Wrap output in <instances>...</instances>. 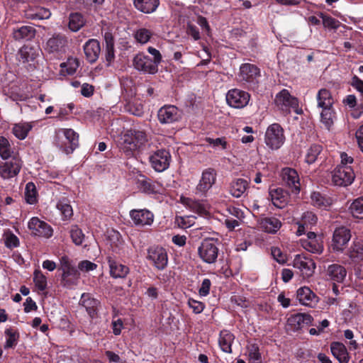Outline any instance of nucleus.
Wrapping results in <instances>:
<instances>
[{
    "label": "nucleus",
    "instance_id": "nucleus-55",
    "mask_svg": "<svg viewBox=\"0 0 363 363\" xmlns=\"http://www.w3.org/2000/svg\"><path fill=\"white\" fill-rule=\"evenodd\" d=\"M11 147L9 141L4 136H0V157L4 160H9L11 157Z\"/></svg>",
    "mask_w": 363,
    "mask_h": 363
},
{
    "label": "nucleus",
    "instance_id": "nucleus-9",
    "mask_svg": "<svg viewBox=\"0 0 363 363\" xmlns=\"http://www.w3.org/2000/svg\"><path fill=\"white\" fill-rule=\"evenodd\" d=\"M355 174L352 167L337 165L332 172V182L338 186H348L352 184Z\"/></svg>",
    "mask_w": 363,
    "mask_h": 363
},
{
    "label": "nucleus",
    "instance_id": "nucleus-25",
    "mask_svg": "<svg viewBox=\"0 0 363 363\" xmlns=\"http://www.w3.org/2000/svg\"><path fill=\"white\" fill-rule=\"evenodd\" d=\"M35 34L36 29L30 25L16 26L12 30V37L16 41L31 40Z\"/></svg>",
    "mask_w": 363,
    "mask_h": 363
},
{
    "label": "nucleus",
    "instance_id": "nucleus-15",
    "mask_svg": "<svg viewBox=\"0 0 363 363\" xmlns=\"http://www.w3.org/2000/svg\"><path fill=\"white\" fill-rule=\"evenodd\" d=\"M22 162L18 157H12L9 160L0 162V176L4 179L13 178L18 174Z\"/></svg>",
    "mask_w": 363,
    "mask_h": 363
},
{
    "label": "nucleus",
    "instance_id": "nucleus-23",
    "mask_svg": "<svg viewBox=\"0 0 363 363\" xmlns=\"http://www.w3.org/2000/svg\"><path fill=\"white\" fill-rule=\"evenodd\" d=\"M313 318L308 313H298L290 315L287 320L288 325L294 331L301 330L304 325H311Z\"/></svg>",
    "mask_w": 363,
    "mask_h": 363
},
{
    "label": "nucleus",
    "instance_id": "nucleus-28",
    "mask_svg": "<svg viewBox=\"0 0 363 363\" xmlns=\"http://www.w3.org/2000/svg\"><path fill=\"white\" fill-rule=\"evenodd\" d=\"M67 40L65 35H54L46 43V50L50 53H62L65 52Z\"/></svg>",
    "mask_w": 363,
    "mask_h": 363
},
{
    "label": "nucleus",
    "instance_id": "nucleus-34",
    "mask_svg": "<svg viewBox=\"0 0 363 363\" xmlns=\"http://www.w3.org/2000/svg\"><path fill=\"white\" fill-rule=\"evenodd\" d=\"M330 350L333 355L340 363H348L350 356L345 345L340 342H333L330 344Z\"/></svg>",
    "mask_w": 363,
    "mask_h": 363
},
{
    "label": "nucleus",
    "instance_id": "nucleus-10",
    "mask_svg": "<svg viewBox=\"0 0 363 363\" xmlns=\"http://www.w3.org/2000/svg\"><path fill=\"white\" fill-rule=\"evenodd\" d=\"M133 65L135 69L143 74H155L158 72L159 65L143 52H139L133 57Z\"/></svg>",
    "mask_w": 363,
    "mask_h": 363
},
{
    "label": "nucleus",
    "instance_id": "nucleus-44",
    "mask_svg": "<svg viewBox=\"0 0 363 363\" xmlns=\"http://www.w3.org/2000/svg\"><path fill=\"white\" fill-rule=\"evenodd\" d=\"M32 128L33 125L30 123H15L12 128V133L18 139L24 140Z\"/></svg>",
    "mask_w": 363,
    "mask_h": 363
},
{
    "label": "nucleus",
    "instance_id": "nucleus-46",
    "mask_svg": "<svg viewBox=\"0 0 363 363\" xmlns=\"http://www.w3.org/2000/svg\"><path fill=\"white\" fill-rule=\"evenodd\" d=\"M335 115L336 113L333 106L323 108L320 112V121L328 130L333 125Z\"/></svg>",
    "mask_w": 363,
    "mask_h": 363
},
{
    "label": "nucleus",
    "instance_id": "nucleus-48",
    "mask_svg": "<svg viewBox=\"0 0 363 363\" xmlns=\"http://www.w3.org/2000/svg\"><path fill=\"white\" fill-rule=\"evenodd\" d=\"M317 15L322 19L323 25L325 28L336 30L341 24L338 20L325 13L318 12Z\"/></svg>",
    "mask_w": 363,
    "mask_h": 363
},
{
    "label": "nucleus",
    "instance_id": "nucleus-64",
    "mask_svg": "<svg viewBox=\"0 0 363 363\" xmlns=\"http://www.w3.org/2000/svg\"><path fill=\"white\" fill-rule=\"evenodd\" d=\"M186 33L192 37L194 40H198L201 38L200 32L196 26L188 23L186 26Z\"/></svg>",
    "mask_w": 363,
    "mask_h": 363
},
{
    "label": "nucleus",
    "instance_id": "nucleus-14",
    "mask_svg": "<svg viewBox=\"0 0 363 363\" xmlns=\"http://www.w3.org/2000/svg\"><path fill=\"white\" fill-rule=\"evenodd\" d=\"M250 99V94L243 90L232 89L226 94L228 104L235 108H242L246 106Z\"/></svg>",
    "mask_w": 363,
    "mask_h": 363
},
{
    "label": "nucleus",
    "instance_id": "nucleus-41",
    "mask_svg": "<svg viewBox=\"0 0 363 363\" xmlns=\"http://www.w3.org/2000/svg\"><path fill=\"white\" fill-rule=\"evenodd\" d=\"M181 200L184 205L199 216H206L208 214L206 206L200 201L185 197H182Z\"/></svg>",
    "mask_w": 363,
    "mask_h": 363
},
{
    "label": "nucleus",
    "instance_id": "nucleus-7",
    "mask_svg": "<svg viewBox=\"0 0 363 363\" xmlns=\"http://www.w3.org/2000/svg\"><path fill=\"white\" fill-rule=\"evenodd\" d=\"M218 240L204 239L198 248V254L201 260L207 264L215 263L218 256Z\"/></svg>",
    "mask_w": 363,
    "mask_h": 363
},
{
    "label": "nucleus",
    "instance_id": "nucleus-59",
    "mask_svg": "<svg viewBox=\"0 0 363 363\" xmlns=\"http://www.w3.org/2000/svg\"><path fill=\"white\" fill-rule=\"evenodd\" d=\"M4 245L7 248L12 250L20 245V241L14 233L9 230L4 233Z\"/></svg>",
    "mask_w": 363,
    "mask_h": 363
},
{
    "label": "nucleus",
    "instance_id": "nucleus-61",
    "mask_svg": "<svg viewBox=\"0 0 363 363\" xmlns=\"http://www.w3.org/2000/svg\"><path fill=\"white\" fill-rule=\"evenodd\" d=\"M125 108L130 113L136 116H141L144 112L143 106L140 103L129 102L125 106Z\"/></svg>",
    "mask_w": 363,
    "mask_h": 363
},
{
    "label": "nucleus",
    "instance_id": "nucleus-19",
    "mask_svg": "<svg viewBox=\"0 0 363 363\" xmlns=\"http://www.w3.org/2000/svg\"><path fill=\"white\" fill-rule=\"evenodd\" d=\"M157 118L161 124H169L180 120L181 114L174 105H164L157 112Z\"/></svg>",
    "mask_w": 363,
    "mask_h": 363
},
{
    "label": "nucleus",
    "instance_id": "nucleus-56",
    "mask_svg": "<svg viewBox=\"0 0 363 363\" xmlns=\"http://www.w3.org/2000/svg\"><path fill=\"white\" fill-rule=\"evenodd\" d=\"M33 282L39 291H43L47 289V277L39 269L34 271Z\"/></svg>",
    "mask_w": 363,
    "mask_h": 363
},
{
    "label": "nucleus",
    "instance_id": "nucleus-62",
    "mask_svg": "<svg viewBox=\"0 0 363 363\" xmlns=\"http://www.w3.org/2000/svg\"><path fill=\"white\" fill-rule=\"evenodd\" d=\"M188 305L196 314L201 313L205 308V304L203 302L191 298L188 300Z\"/></svg>",
    "mask_w": 363,
    "mask_h": 363
},
{
    "label": "nucleus",
    "instance_id": "nucleus-30",
    "mask_svg": "<svg viewBox=\"0 0 363 363\" xmlns=\"http://www.w3.org/2000/svg\"><path fill=\"white\" fill-rule=\"evenodd\" d=\"M269 196L273 205L278 208H284L290 199L289 193L281 188L271 189Z\"/></svg>",
    "mask_w": 363,
    "mask_h": 363
},
{
    "label": "nucleus",
    "instance_id": "nucleus-26",
    "mask_svg": "<svg viewBox=\"0 0 363 363\" xmlns=\"http://www.w3.org/2000/svg\"><path fill=\"white\" fill-rule=\"evenodd\" d=\"M106 261L110 269V275L114 279H123L129 274L130 269L128 266L123 264L108 255Z\"/></svg>",
    "mask_w": 363,
    "mask_h": 363
},
{
    "label": "nucleus",
    "instance_id": "nucleus-54",
    "mask_svg": "<svg viewBox=\"0 0 363 363\" xmlns=\"http://www.w3.org/2000/svg\"><path fill=\"white\" fill-rule=\"evenodd\" d=\"M60 67L62 68L63 72H65L69 75H72L79 67V62L77 58H68L67 61L62 63Z\"/></svg>",
    "mask_w": 363,
    "mask_h": 363
},
{
    "label": "nucleus",
    "instance_id": "nucleus-42",
    "mask_svg": "<svg viewBox=\"0 0 363 363\" xmlns=\"http://www.w3.org/2000/svg\"><path fill=\"white\" fill-rule=\"evenodd\" d=\"M40 49L30 45H24L19 50V57L23 62H33L39 55Z\"/></svg>",
    "mask_w": 363,
    "mask_h": 363
},
{
    "label": "nucleus",
    "instance_id": "nucleus-27",
    "mask_svg": "<svg viewBox=\"0 0 363 363\" xmlns=\"http://www.w3.org/2000/svg\"><path fill=\"white\" fill-rule=\"evenodd\" d=\"M346 255L350 258L351 262L358 264L363 261V240L354 239L350 247L347 248Z\"/></svg>",
    "mask_w": 363,
    "mask_h": 363
},
{
    "label": "nucleus",
    "instance_id": "nucleus-12",
    "mask_svg": "<svg viewBox=\"0 0 363 363\" xmlns=\"http://www.w3.org/2000/svg\"><path fill=\"white\" fill-rule=\"evenodd\" d=\"M28 228L30 234L35 237L50 238L52 236L53 229L46 222L41 220L38 217H33L28 223Z\"/></svg>",
    "mask_w": 363,
    "mask_h": 363
},
{
    "label": "nucleus",
    "instance_id": "nucleus-39",
    "mask_svg": "<svg viewBox=\"0 0 363 363\" xmlns=\"http://www.w3.org/2000/svg\"><path fill=\"white\" fill-rule=\"evenodd\" d=\"M6 342L4 345L5 350L13 349L17 345L20 339V333L18 329L10 327L4 331Z\"/></svg>",
    "mask_w": 363,
    "mask_h": 363
},
{
    "label": "nucleus",
    "instance_id": "nucleus-58",
    "mask_svg": "<svg viewBox=\"0 0 363 363\" xmlns=\"http://www.w3.org/2000/svg\"><path fill=\"white\" fill-rule=\"evenodd\" d=\"M28 18L31 19H48L51 16V12L49 9L44 7H36L32 13H27Z\"/></svg>",
    "mask_w": 363,
    "mask_h": 363
},
{
    "label": "nucleus",
    "instance_id": "nucleus-63",
    "mask_svg": "<svg viewBox=\"0 0 363 363\" xmlns=\"http://www.w3.org/2000/svg\"><path fill=\"white\" fill-rule=\"evenodd\" d=\"M79 3L83 4L84 7L89 10H96L104 3V0H78Z\"/></svg>",
    "mask_w": 363,
    "mask_h": 363
},
{
    "label": "nucleus",
    "instance_id": "nucleus-57",
    "mask_svg": "<svg viewBox=\"0 0 363 363\" xmlns=\"http://www.w3.org/2000/svg\"><path fill=\"white\" fill-rule=\"evenodd\" d=\"M69 234L72 242L76 245H81L84 240L85 235L78 225H74L71 226Z\"/></svg>",
    "mask_w": 363,
    "mask_h": 363
},
{
    "label": "nucleus",
    "instance_id": "nucleus-33",
    "mask_svg": "<svg viewBox=\"0 0 363 363\" xmlns=\"http://www.w3.org/2000/svg\"><path fill=\"white\" fill-rule=\"evenodd\" d=\"M235 338V335L230 330H222L218 337V345L220 350L225 353L231 354L232 345Z\"/></svg>",
    "mask_w": 363,
    "mask_h": 363
},
{
    "label": "nucleus",
    "instance_id": "nucleus-5",
    "mask_svg": "<svg viewBox=\"0 0 363 363\" xmlns=\"http://www.w3.org/2000/svg\"><path fill=\"white\" fill-rule=\"evenodd\" d=\"M260 77V69L255 65L250 63L241 65L239 78L248 88L252 89H257Z\"/></svg>",
    "mask_w": 363,
    "mask_h": 363
},
{
    "label": "nucleus",
    "instance_id": "nucleus-35",
    "mask_svg": "<svg viewBox=\"0 0 363 363\" xmlns=\"http://www.w3.org/2000/svg\"><path fill=\"white\" fill-rule=\"evenodd\" d=\"M248 188V182L244 179L239 178L231 182L229 191L233 197L240 198L246 193Z\"/></svg>",
    "mask_w": 363,
    "mask_h": 363
},
{
    "label": "nucleus",
    "instance_id": "nucleus-43",
    "mask_svg": "<svg viewBox=\"0 0 363 363\" xmlns=\"http://www.w3.org/2000/svg\"><path fill=\"white\" fill-rule=\"evenodd\" d=\"M301 245L312 253L320 254L323 250V240L320 237L314 240H302Z\"/></svg>",
    "mask_w": 363,
    "mask_h": 363
},
{
    "label": "nucleus",
    "instance_id": "nucleus-36",
    "mask_svg": "<svg viewBox=\"0 0 363 363\" xmlns=\"http://www.w3.org/2000/svg\"><path fill=\"white\" fill-rule=\"evenodd\" d=\"M135 8L139 11L149 14L154 13L160 5V0H133Z\"/></svg>",
    "mask_w": 363,
    "mask_h": 363
},
{
    "label": "nucleus",
    "instance_id": "nucleus-45",
    "mask_svg": "<svg viewBox=\"0 0 363 363\" xmlns=\"http://www.w3.org/2000/svg\"><path fill=\"white\" fill-rule=\"evenodd\" d=\"M323 151V146L318 144H312L306 151L305 162L308 164L315 163Z\"/></svg>",
    "mask_w": 363,
    "mask_h": 363
},
{
    "label": "nucleus",
    "instance_id": "nucleus-52",
    "mask_svg": "<svg viewBox=\"0 0 363 363\" xmlns=\"http://www.w3.org/2000/svg\"><path fill=\"white\" fill-rule=\"evenodd\" d=\"M152 35V31L145 28L138 29L134 33L135 39L140 44H145L149 42Z\"/></svg>",
    "mask_w": 363,
    "mask_h": 363
},
{
    "label": "nucleus",
    "instance_id": "nucleus-29",
    "mask_svg": "<svg viewBox=\"0 0 363 363\" xmlns=\"http://www.w3.org/2000/svg\"><path fill=\"white\" fill-rule=\"evenodd\" d=\"M296 296L300 303L306 306L314 307L318 302V297L308 286L299 288Z\"/></svg>",
    "mask_w": 363,
    "mask_h": 363
},
{
    "label": "nucleus",
    "instance_id": "nucleus-53",
    "mask_svg": "<svg viewBox=\"0 0 363 363\" xmlns=\"http://www.w3.org/2000/svg\"><path fill=\"white\" fill-rule=\"evenodd\" d=\"M57 208L60 211L64 220L69 219L73 216L72 208L65 199L60 201L57 203Z\"/></svg>",
    "mask_w": 363,
    "mask_h": 363
},
{
    "label": "nucleus",
    "instance_id": "nucleus-60",
    "mask_svg": "<svg viewBox=\"0 0 363 363\" xmlns=\"http://www.w3.org/2000/svg\"><path fill=\"white\" fill-rule=\"evenodd\" d=\"M249 357L255 362H261L262 355L259 347L257 343H250L247 347Z\"/></svg>",
    "mask_w": 363,
    "mask_h": 363
},
{
    "label": "nucleus",
    "instance_id": "nucleus-6",
    "mask_svg": "<svg viewBox=\"0 0 363 363\" xmlns=\"http://www.w3.org/2000/svg\"><path fill=\"white\" fill-rule=\"evenodd\" d=\"M59 270H62L61 284L65 287H70L77 284L80 277L79 270L72 264L69 259L67 256H63L60 259V267Z\"/></svg>",
    "mask_w": 363,
    "mask_h": 363
},
{
    "label": "nucleus",
    "instance_id": "nucleus-2",
    "mask_svg": "<svg viewBox=\"0 0 363 363\" xmlns=\"http://www.w3.org/2000/svg\"><path fill=\"white\" fill-rule=\"evenodd\" d=\"M148 160L151 167L157 172H162L170 165L172 156L169 150L149 144Z\"/></svg>",
    "mask_w": 363,
    "mask_h": 363
},
{
    "label": "nucleus",
    "instance_id": "nucleus-16",
    "mask_svg": "<svg viewBox=\"0 0 363 363\" xmlns=\"http://www.w3.org/2000/svg\"><path fill=\"white\" fill-rule=\"evenodd\" d=\"M79 304L86 311L89 317L93 320L99 317L101 302L90 293H83Z\"/></svg>",
    "mask_w": 363,
    "mask_h": 363
},
{
    "label": "nucleus",
    "instance_id": "nucleus-24",
    "mask_svg": "<svg viewBox=\"0 0 363 363\" xmlns=\"http://www.w3.org/2000/svg\"><path fill=\"white\" fill-rule=\"evenodd\" d=\"M86 60L90 63H94L99 59L101 53L100 43L96 39L88 40L83 46Z\"/></svg>",
    "mask_w": 363,
    "mask_h": 363
},
{
    "label": "nucleus",
    "instance_id": "nucleus-21",
    "mask_svg": "<svg viewBox=\"0 0 363 363\" xmlns=\"http://www.w3.org/2000/svg\"><path fill=\"white\" fill-rule=\"evenodd\" d=\"M136 184L139 190L146 194H160L162 189L160 183L152 181L143 174L139 175Z\"/></svg>",
    "mask_w": 363,
    "mask_h": 363
},
{
    "label": "nucleus",
    "instance_id": "nucleus-51",
    "mask_svg": "<svg viewBox=\"0 0 363 363\" xmlns=\"http://www.w3.org/2000/svg\"><path fill=\"white\" fill-rule=\"evenodd\" d=\"M38 192L35 185L33 182H28L26 185L25 199L29 204H34L37 202Z\"/></svg>",
    "mask_w": 363,
    "mask_h": 363
},
{
    "label": "nucleus",
    "instance_id": "nucleus-22",
    "mask_svg": "<svg viewBox=\"0 0 363 363\" xmlns=\"http://www.w3.org/2000/svg\"><path fill=\"white\" fill-rule=\"evenodd\" d=\"M275 104L283 111H289L290 108H296L298 106L297 99L292 96L287 89H282L275 98Z\"/></svg>",
    "mask_w": 363,
    "mask_h": 363
},
{
    "label": "nucleus",
    "instance_id": "nucleus-20",
    "mask_svg": "<svg viewBox=\"0 0 363 363\" xmlns=\"http://www.w3.org/2000/svg\"><path fill=\"white\" fill-rule=\"evenodd\" d=\"M294 267L301 271L303 278H309L313 274L316 265L312 259L297 255L294 259Z\"/></svg>",
    "mask_w": 363,
    "mask_h": 363
},
{
    "label": "nucleus",
    "instance_id": "nucleus-1",
    "mask_svg": "<svg viewBox=\"0 0 363 363\" xmlns=\"http://www.w3.org/2000/svg\"><path fill=\"white\" fill-rule=\"evenodd\" d=\"M147 142L145 131L130 128L127 130L121 138L120 149L127 157H134Z\"/></svg>",
    "mask_w": 363,
    "mask_h": 363
},
{
    "label": "nucleus",
    "instance_id": "nucleus-18",
    "mask_svg": "<svg viewBox=\"0 0 363 363\" xmlns=\"http://www.w3.org/2000/svg\"><path fill=\"white\" fill-rule=\"evenodd\" d=\"M216 172L213 168H208L203 171L201 179L196 186V194L206 196L207 192L211 189L216 181Z\"/></svg>",
    "mask_w": 363,
    "mask_h": 363
},
{
    "label": "nucleus",
    "instance_id": "nucleus-31",
    "mask_svg": "<svg viewBox=\"0 0 363 363\" xmlns=\"http://www.w3.org/2000/svg\"><path fill=\"white\" fill-rule=\"evenodd\" d=\"M258 222L264 232L271 234H275L282 226L281 220L274 216L261 218Z\"/></svg>",
    "mask_w": 363,
    "mask_h": 363
},
{
    "label": "nucleus",
    "instance_id": "nucleus-47",
    "mask_svg": "<svg viewBox=\"0 0 363 363\" xmlns=\"http://www.w3.org/2000/svg\"><path fill=\"white\" fill-rule=\"evenodd\" d=\"M311 201L314 206L319 208H328L332 204L331 198L320 194V192H313L311 194Z\"/></svg>",
    "mask_w": 363,
    "mask_h": 363
},
{
    "label": "nucleus",
    "instance_id": "nucleus-17",
    "mask_svg": "<svg viewBox=\"0 0 363 363\" xmlns=\"http://www.w3.org/2000/svg\"><path fill=\"white\" fill-rule=\"evenodd\" d=\"M281 176L283 183L291 191L298 194L300 191V178L297 171L291 167H284L281 169Z\"/></svg>",
    "mask_w": 363,
    "mask_h": 363
},
{
    "label": "nucleus",
    "instance_id": "nucleus-3",
    "mask_svg": "<svg viewBox=\"0 0 363 363\" xmlns=\"http://www.w3.org/2000/svg\"><path fill=\"white\" fill-rule=\"evenodd\" d=\"M79 134L72 128H61L56 135L55 145L66 155L72 154L79 146Z\"/></svg>",
    "mask_w": 363,
    "mask_h": 363
},
{
    "label": "nucleus",
    "instance_id": "nucleus-8",
    "mask_svg": "<svg viewBox=\"0 0 363 363\" xmlns=\"http://www.w3.org/2000/svg\"><path fill=\"white\" fill-rule=\"evenodd\" d=\"M285 136L284 129L279 123L270 125L265 133L264 141L272 150H278L284 144Z\"/></svg>",
    "mask_w": 363,
    "mask_h": 363
},
{
    "label": "nucleus",
    "instance_id": "nucleus-4",
    "mask_svg": "<svg viewBox=\"0 0 363 363\" xmlns=\"http://www.w3.org/2000/svg\"><path fill=\"white\" fill-rule=\"evenodd\" d=\"M351 238L352 231L350 228L345 225L335 228L328 245L329 250L337 255L342 254L348 247Z\"/></svg>",
    "mask_w": 363,
    "mask_h": 363
},
{
    "label": "nucleus",
    "instance_id": "nucleus-49",
    "mask_svg": "<svg viewBox=\"0 0 363 363\" xmlns=\"http://www.w3.org/2000/svg\"><path fill=\"white\" fill-rule=\"evenodd\" d=\"M349 210L352 216L357 219H363V196L354 199Z\"/></svg>",
    "mask_w": 363,
    "mask_h": 363
},
{
    "label": "nucleus",
    "instance_id": "nucleus-11",
    "mask_svg": "<svg viewBox=\"0 0 363 363\" xmlns=\"http://www.w3.org/2000/svg\"><path fill=\"white\" fill-rule=\"evenodd\" d=\"M147 259L158 270H163L167 265V253L162 247L153 246L147 250Z\"/></svg>",
    "mask_w": 363,
    "mask_h": 363
},
{
    "label": "nucleus",
    "instance_id": "nucleus-37",
    "mask_svg": "<svg viewBox=\"0 0 363 363\" xmlns=\"http://www.w3.org/2000/svg\"><path fill=\"white\" fill-rule=\"evenodd\" d=\"M104 37L106 44L105 59L106 65L111 66L115 60L114 38L110 32H106Z\"/></svg>",
    "mask_w": 363,
    "mask_h": 363
},
{
    "label": "nucleus",
    "instance_id": "nucleus-38",
    "mask_svg": "<svg viewBox=\"0 0 363 363\" xmlns=\"http://www.w3.org/2000/svg\"><path fill=\"white\" fill-rule=\"evenodd\" d=\"M343 104L353 109L351 113V116L353 118L357 119L361 117L363 113V104H357V98L354 94L347 95L345 99H343Z\"/></svg>",
    "mask_w": 363,
    "mask_h": 363
},
{
    "label": "nucleus",
    "instance_id": "nucleus-32",
    "mask_svg": "<svg viewBox=\"0 0 363 363\" xmlns=\"http://www.w3.org/2000/svg\"><path fill=\"white\" fill-rule=\"evenodd\" d=\"M326 274L330 280L342 283L346 277L347 270L342 265L332 264L328 267Z\"/></svg>",
    "mask_w": 363,
    "mask_h": 363
},
{
    "label": "nucleus",
    "instance_id": "nucleus-13",
    "mask_svg": "<svg viewBox=\"0 0 363 363\" xmlns=\"http://www.w3.org/2000/svg\"><path fill=\"white\" fill-rule=\"evenodd\" d=\"M134 225L138 228L151 226L154 222V214L147 208L132 209L129 213Z\"/></svg>",
    "mask_w": 363,
    "mask_h": 363
},
{
    "label": "nucleus",
    "instance_id": "nucleus-40",
    "mask_svg": "<svg viewBox=\"0 0 363 363\" xmlns=\"http://www.w3.org/2000/svg\"><path fill=\"white\" fill-rule=\"evenodd\" d=\"M318 107L321 109L333 106L334 99L327 89H320L316 96Z\"/></svg>",
    "mask_w": 363,
    "mask_h": 363
},
{
    "label": "nucleus",
    "instance_id": "nucleus-50",
    "mask_svg": "<svg viewBox=\"0 0 363 363\" xmlns=\"http://www.w3.org/2000/svg\"><path fill=\"white\" fill-rule=\"evenodd\" d=\"M84 25V18L79 13H71L69 18V28L72 31L79 30Z\"/></svg>",
    "mask_w": 363,
    "mask_h": 363
}]
</instances>
